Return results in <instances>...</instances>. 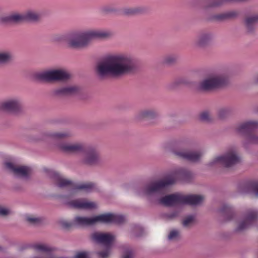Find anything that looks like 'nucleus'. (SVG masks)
<instances>
[{"mask_svg":"<svg viewBox=\"0 0 258 258\" xmlns=\"http://www.w3.org/2000/svg\"><path fill=\"white\" fill-rule=\"evenodd\" d=\"M256 82L258 83V77H257V78H256Z\"/></svg>","mask_w":258,"mask_h":258,"instance_id":"obj_45","label":"nucleus"},{"mask_svg":"<svg viewBox=\"0 0 258 258\" xmlns=\"http://www.w3.org/2000/svg\"><path fill=\"white\" fill-rule=\"evenodd\" d=\"M97 253L100 258H106L109 254V251L107 249L104 251L98 252Z\"/></svg>","mask_w":258,"mask_h":258,"instance_id":"obj_41","label":"nucleus"},{"mask_svg":"<svg viewBox=\"0 0 258 258\" xmlns=\"http://www.w3.org/2000/svg\"><path fill=\"white\" fill-rule=\"evenodd\" d=\"M229 76V73L226 70L211 73L199 83L198 89L210 91L224 87L228 83Z\"/></svg>","mask_w":258,"mask_h":258,"instance_id":"obj_5","label":"nucleus"},{"mask_svg":"<svg viewBox=\"0 0 258 258\" xmlns=\"http://www.w3.org/2000/svg\"><path fill=\"white\" fill-rule=\"evenodd\" d=\"M258 218V212L256 210H251L247 215L238 224L236 231L238 232L243 231L253 225Z\"/></svg>","mask_w":258,"mask_h":258,"instance_id":"obj_14","label":"nucleus"},{"mask_svg":"<svg viewBox=\"0 0 258 258\" xmlns=\"http://www.w3.org/2000/svg\"><path fill=\"white\" fill-rule=\"evenodd\" d=\"M136 235L137 236H139L140 235H139V234H136Z\"/></svg>","mask_w":258,"mask_h":258,"instance_id":"obj_46","label":"nucleus"},{"mask_svg":"<svg viewBox=\"0 0 258 258\" xmlns=\"http://www.w3.org/2000/svg\"><path fill=\"white\" fill-rule=\"evenodd\" d=\"M25 21L24 13H15L0 18V23H19Z\"/></svg>","mask_w":258,"mask_h":258,"instance_id":"obj_20","label":"nucleus"},{"mask_svg":"<svg viewBox=\"0 0 258 258\" xmlns=\"http://www.w3.org/2000/svg\"><path fill=\"white\" fill-rule=\"evenodd\" d=\"M34 248L40 252H49L51 250L50 247L46 244H36L34 245Z\"/></svg>","mask_w":258,"mask_h":258,"instance_id":"obj_29","label":"nucleus"},{"mask_svg":"<svg viewBox=\"0 0 258 258\" xmlns=\"http://www.w3.org/2000/svg\"><path fill=\"white\" fill-rule=\"evenodd\" d=\"M237 16V13L236 11H232L217 15L214 17V18L217 20L222 21L235 18Z\"/></svg>","mask_w":258,"mask_h":258,"instance_id":"obj_26","label":"nucleus"},{"mask_svg":"<svg viewBox=\"0 0 258 258\" xmlns=\"http://www.w3.org/2000/svg\"><path fill=\"white\" fill-rule=\"evenodd\" d=\"M13 57L12 53L9 51L0 52V63H6L10 61Z\"/></svg>","mask_w":258,"mask_h":258,"instance_id":"obj_27","label":"nucleus"},{"mask_svg":"<svg viewBox=\"0 0 258 258\" xmlns=\"http://www.w3.org/2000/svg\"><path fill=\"white\" fill-rule=\"evenodd\" d=\"M137 60L132 55L118 53L108 56L96 67V71L101 77L110 75L120 77L130 74L137 68Z\"/></svg>","mask_w":258,"mask_h":258,"instance_id":"obj_1","label":"nucleus"},{"mask_svg":"<svg viewBox=\"0 0 258 258\" xmlns=\"http://www.w3.org/2000/svg\"><path fill=\"white\" fill-rule=\"evenodd\" d=\"M200 119L204 121H208L210 120V115L207 112H204L201 114Z\"/></svg>","mask_w":258,"mask_h":258,"instance_id":"obj_38","label":"nucleus"},{"mask_svg":"<svg viewBox=\"0 0 258 258\" xmlns=\"http://www.w3.org/2000/svg\"><path fill=\"white\" fill-rule=\"evenodd\" d=\"M5 166L15 176L18 177L27 178L29 177L31 171V168L28 166H16L11 162H6Z\"/></svg>","mask_w":258,"mask_h":258,"instance_id":"obj_13","label":"nucleus"},{"mask_svg":"<svg viewBox=\"0 0 258 258\" xmlns=\"http://www.w3.org/2000/svg\"><path fill=\"white\" fill-rule=\"evenodd\" d=\"M58 146L59 149L64 152H82L83 153L82 162L85 164L89 165H95L99 161L98 153L94 149H86L82 144L62 143Z\"/></svg>","mask_w":258,"mask_h":258,"instance_id":"obj_4","label":"nucleus"},{"mask_svg":"<svg viewBox=\"0 0 258 258\" xmlns=\"http://www.w3.org/2000/svg\"><path fill=\"white\" fill-rule=\"evenodd\" d=\"M136 229V230H142V228L140 226H137L135 227Z\"/></svg>","mask_w":258,"mask_h":258,"instance_id":"obj_44","label":"nucleus"},{"mask_svg":"<svg viewBox=\"0 0 258 258\" xmlns=\"http://www.w3.org/2000/svg\"><path fill=\"white\" fill-rule=\"evenodd\" d=\"M238 190L242 194L253 193L258 196V181L241 183L238 186Z\"/></svg>","mask_w":258,"mask_h":258,"instance_id":"obj_18","label":"nucleus"},{"mask_svg":"<svg viewBox=\"0 0 258 258\" xmlns=\"http://www.w3.org/2000/svg\"><path fill=\"white\" fill-rule=\"evenodd\" d=\"M70 135V133L69 132H63L56 133H49L47 134V136L50 138L52 141L57 142L69 137Z\"/></svg>","mask_w":258,"mask_h":258,"instance_id":"obj_25","label":"nucleus"},{"mask_svg":"<svg viewBox=\"0 0 258 258\" xmlns=\"http://www.w3.org/2000/svg\"><path fill=\"white\" fill-rule=\"evenodd\" d=\"M92 238L97 243L101 244L106 247H110L115 237L108 233L95 232L92 234Z\"/></svg>","mask_w":258,"mask_h":258,"instance_id":"obj_16","label":"nucleus"},{"mask_svg":"<svg viewBox=\"0 0 258 258\" xmlns=\"http://www.w3.org/2000/svg\"><path fill=\"white\" fill-rule=\"evenodd\" d=\"M89 254L85 251L79 252L76 253L74 258H88Z\"/></svg>","mask_w":258,"mask_h":258,"instance_id":"obj_39","label":"nucleus"},{"mask_svg":"<svg viewBox=\"0 0 258 258\" xmlns=\"http://www.w3.org/2000/svg\"><path fill=\"white\" fill-rule=\"evenodd\" d=\"M22 107V102L18 98L9 99L0 103V109L16 112Z\"/></svg>","mask_w":258,"mask_h":258,"instance_id":"obj_15","label":"nucleus"},{"mask_svg":"<svg viewBox=\"0 0 258 258\" xmlns=\"http://www.w3.org/2000/svg\"><path fill=\"white\" fill-rule=\"evenodd\" d=\"M12 213V211L9 208L0 206V215L7 216Z\"/></svg>","mask_w":258,"mask_h":258,"instance_id":"obj_36","label":"nucleus"},{"mask_svg":"<svg viewBox=\"0 0 258 258\" xmlns=\"http://www.w3.org/2000/svg\"><path fill=\"white\" fill-rule=\"evenodd\" d=\"M258 22V14L253 15L246 18L245 25L247 31L251 32L254 29L256 24Z\"/></svg>","mask_w":258,"mask_h":258,"instance_id":"obj_22","label":"nucleus"},{"mask_svg":"<svg viewBox=\"0 0 258 258\" xmlns=\"http://www.w3.org/2000/svg\"><path fill=\"white\" fill-rule=\"evenodd\" d=\"M79 88L75 86L61 87L54 90L53 93L58 96H70L77 94Z\"/></svg>","mask_w":258,"mask_h":258,"instance_id":"obj_19","label":"nucleus"},{"mask_svg":"<svg viewBox=\"0 0 258 258\" xmlns=\"http://www.w3.org/2000/svg\"><path fill=\"white\" fill-rule=\"evenodd\" d=\"M240 161V157L237 154L236 151L233 150H230L223 155L219 156L208 164L209 166H213L217 165H221L226 167L232 166Z\"/></svg>","mask_w":258,"mask_h":258,"instance_id":"obj_11","label":"nucleus"},{"mask_svg":"<svg viewBox=\"0 0 258 258\" xmlns=\"http://www.w3.org/2000/svg\"><path fill=\"white\" fill-rule=\"evenodd\" d=\"M178 213L176 212H174L171 214H166L164 216L166 219L171 220L176 217Z\"/></svg>","mask_w":258,"mask_h":258,"instance_id":"obj_40","label":"nucleus"},{"mask_svg":"<svg viewBox=\"0 0 258 258\" xmlns=\"http://www.w3.org/2000/svg\"><path fill=\"white\" fill-rule=\"evenodd\" d=\"M177 57L174 55H169L164 58V62L167 64H170L176 61Z\"/></svg>","mask_w":258,"mask_h":258,"instance_id":"obj_34","label":"nucleus"},{"mask_svg":"<svg viewBox=\"0 0 258 258\" xmlns=\"http://www.w3.org/2000/svg\"><path fill=\"white\" fill-rule=\"evenodd\" d=\"M111 35V32L107 30H78L70 33L67 37V41L71 47L82 48L88 45L92 39L106 38Z\"/></svg>","mask_w":258,"mask_h":258,"instance_id":"obj_2","label":"nucleus"},{"mask_svg":"<svg viewBox=\"0 0 258 258\" xmlns=\"http://www.w3.org/2000/svg\"><path fill=\"white\" fill-rule=\"evenodd\" d=\"M258 128V122L249 121L239 124L235 128L236 133L245 137L244 145L258 144V136L252 135L251 132Z\"/></svg>","mask_w":258,"mask_h":258,"instance_id":"obj_9","label":"nucleus"},{"mask_svg":"<svg viewBox=\"0 0 258 258\" xmlns=\"http://www.w3.org/2000/svg\"><path fill=\"white\" fill-rule=\"evenodd\" d=\"M179 236V232L176 230L171 231L168 235V239L170 240H176Z\"/></svg>","mask_w":258,"mask_h":258,"instance_id":"obj_33","label":"nucleus"},{"mask_svg":"<svg viewBox=\"0 0 258 258\" xmlns=\"http://www.w3.org/2000/svg\"><path fill=\"white\" fill-rule=\"evenodd\" d=\"M230 113V109L228 108H222L219 110L218 115L221 118H223L228 115Z\"/></svg>","mask_w":258,"mask_h":258,"instance_id":"obj_31","label":"nucleus"},{"mask_svg":"<svg viewBox=\"0 0 258 258\" xmlns=\"http://www.w3.org/2000/svg\"><path fill=\"white\" fill-rule=\"evenodd\" d=\"M180 174L181 171H177L166 176L162 179L151 182L146 185L144 188L139 189L138 194L141 196L147 197L153 196L160 192L168 185L174 183L178 175Z\"/></svg>","mask_w":258,"mask_h":258,"instance_id":"obj_6","label":"nucleus"},{"mask_svg":"<svg viewBox=\"0 0 258 258\" xmlns=\"http://www.w3.org/2000/svg\"><path fill=\"white\" fill-rule=\"evenodd\" d=\"M40 16L41 14L38 11L33 10H29L24 12L25 21H37L39 19Z\"/></svg>","mask_w":258,"mask_h":258,"instance_id":"obj_23","label":"nucleus"},{"mask_svg":"<svg viewBox=\"0 0 258 258\" xmlns=\"http://www.w3.org/2000/svg\"><path fill=\"white\" fill-rule=\"evenodd\" d=\"M139 12V10L136 8H124L123 10V13L126 15L134 14Z\"/></svg>","mask_w":258,"mask_h":258,"instance_id":"obj_35","label":"nucleus"},{"mask_svg":"<svg viewBox=\"0 0 258 258\" xmlns=\"http://www.w3.org/2000/svg\"><path fill=\"white\" fill-rule=\"evenodd\" d=\"M157 115V113L152 109H146L140 112L136 116L137 119L141 120L145 118H152Z\"/></svg>","mask_w":258,"mask_h":258,"instance_id":"obj_24","label":"nucleus"},{"mask_svg":"<svg viewBox=\"0 0 258 258\" xmlns=\"http://www.w3.org/2000/svg\"><path fill=\"white\" fill-rule=\"evenodd\" d=\"M222 213H226L227 214H232L233 211L232 208L227 204H224L220 209Z\"/></svg>","mask_w":258,"mask_h":258,"instance_id":"obj_32","label":"nucleus"},{"mask_svg":"<svg viewBox=\"0 0 258 258\" xmlns=\"http://www.w3.org/2000/svg\"><path fill=\"white\" fill-rule=\"evenodd\" d=\"M213 38V35L208 32H202L197 37L196 43L200 46H204L209 43Z\"/></svg>","mask_w":258,"mask_h":258,"instance_id":"obj_21","label":"nucleus"},{"mask_svg":"<svg viewBox=\"0 0 258 258\" xmlns=\"http://www.w3.org/2000/svg\"><path fill=\"white\" fill-rule=\"evenodd\" d=\"M46 171L55 179L58 187H66L69 189V197L76 194L80 190L90 192L95 189L96 187L95 184L92 182L82 183L75 186L71 181L63 178L55 171L49 169H47Z\"/></svg>","mask_w":258,"mask_h":258,"instance_id":"obj_7","label":"nucleus"},{"mask_svg":"<svg viewBox=\"0 0 258 258\" xmlns=\"http://www.w3.org/2000/svg\"><path fill=\"white\" fill-rule=\"evenodd\" d=\"M117 10L113 5H107L102 8V11L106 14L113 13L116 12Z\"/></svg>","mask_w":258,"mask_h":258,"instance_id":"obj_30","label":"nucleus"},{"mask_svg":"<svg viewBox=\"0 0 258 258\" xmlns=\"http://www.w3.org/2000/svg\"><path fill=\"white\" fill-rule=\"evenodd\" d=\"M133 256V253L131 250H127L124 255L123 258H132Z\"/></svg>","mask_w":258,"mask_h":258,"instance_id":"obj_42","label":"nucleus"},{"mask_svg":"<svg viewBox=\"0 0 258 258\" xmlns=\"http://www.w3.org/2000/svg\"><path fill=\"white\" fill-rule=\"evenodd\" d=\"M68 205L75 209L91 210L96 208L97 205L95 203L85 199H78L69 202Z\"/></svg>","mask_w":258,"mask_h":258,"instance_id":"obj_17","label":"nucleus"},{"mask_svg":"<svg viewBox=\"0 0 258 258\" xmlns=\"http://www.w3.org/2000/svg\"><path fill=\"white\" fill-rule=\"evenodd\" d=\"M125 218L116 214L108 213L91 217L77 216L73 220V224L81 226H88L97 223L121 224Z\"/></svg>","mask_w":258,"mask_h":258,"instance_id":"obj_3","label":"nucleus"},{"mask_svg":"<svg viewBox=\"0 0 258 258\" xmlns=\"http://www.w3.org/2000/svg\"><path fill=\"white\" fill-rule=\"evenodd\" d=\"M186 146H180L179 148H174L172 150V153L177 157L191 162L199 161L204 155V151L198 150L189 151L185 149Z\"/></svg>","mask_w":258,"mask_h":258,"instance_id":"obj_12","label":"nucleus"},{"mask_svg":"<svg viewBox=\"0 0 258 258\" xmlns=\"http://www.w3.org/2000/svg\"><path fill=\"white\" fill-rule=\"evenodd\" d=\"M203 199V197L200 195L183 196L179 194H175L160 199L159 203L169 207L184 204L195 206L201 203Z\"/></svg>","mask_w":258,"mask_h":258,"instance_id":"obj_8","label":"nucleus"},{"mask_svg":"<svg viewBox=\"0 0 258 258\" xmlns=\"http://www.w3.org/2000/svg\"><path fill=\"white\" fill-rule=\"evenodd\" d=\"M187 83L188 82H187L185 79L180 78L171 83L169 85V88L170 89H174L180 85H185L187 84Z\"/></svg>","mask_w":258,"mask_h":258,"instance_id":"obj_28","label":"nucleus"},{"mask_svg":"<svg viewBox=\"0 0 258 258\" xmlns=\"http://www.w3.org/2000/svg\"><path fill=\"white\" fill-rule=\"evenodd\" d=\"M27 219L29 222L32 223H35L36 222L39 221V219L38 218L34 217H28Z\"/></svg>","mask_w":258,"mask_h":258,"instance_id":"obj_43","label":"nucleus"},{"mask_svg":"<svg viewBox=\"0 0 258 258\" xmlns=\"http://www.w3.org/2000/svg\"><path fill=\"white\" fill-rule=\"evenodd\" d=\"M70 76L69 72L63 69H50L38 72L35 75L37 80L45 82L64 81Z\"/></svg>","mask_w":258,"mask_h":258,"instance_id":"obj_10","label":"nucleus"},{"mask_svg":"<svg viewBox=\"0 0 258 258\" xmlns=\"http://www.w3.org/2000/svg\"><path fill=\"white\" fill-rule=\"evenodd\" d=\"M195 217L193 215H190L186 217L183 222V225L184 227L188 226L194 220Z\"/></svg>","mask_w":258,"mask_h":258,"instance_id":"obj_37","label":"nucleus"}]
</instances>
